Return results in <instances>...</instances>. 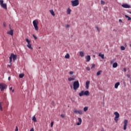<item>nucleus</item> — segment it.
<instances>
[{
	"label": "nucleus",
	"mask_w": 131,
	"mask_h": 131,
	"mask_svg": "<svg viewBox=\"0 0 131 131\" xmlns=\"http://www.w3.org/2000/svg\"><path fill=\"white\" fill-rule=\"evenodd\" d=\"M33 25L36 31L38 30V20L35 19L33 21Z\"/></svg>",
	"instance_id": "1"
},
{
	"label": "nucleus",
	"mask_w": 131,
	"mask_h": 131,
	"mask_svg": "<svg viewBox=\"0 0 131 131\" xmlns=\"http://www.w3.org/2000/svg\"><path fill=\"white\" fill-rule=\"evenodd\" d=\"M79 88V82L78 81H75L73 83V89L75 91Z\"/></svg>",
	"instance_id": "2"
},
{
	"label": "nucleus",
	"mask_w": 131,
	"mask_h": 131,
	"mask_svg": "<svg viewBox=\"0 0 131 131\" xmlns=\"http://www.w3.org/2000/svg\"><path fill=\"white\" fill-rule=\"evenodd\" d=\"M71 4H72V7H77V6L79 5V0L72 1Z\"/></svg>",
	"instance_id": "3"
},
{
	"label": "nucleus",
	"mask_w": 131,
	"mask_h": 131,
	"mask_svg": "<svg viewBox=\"0 0 131 131\" xmlns=\"http://www.w3.org/2000/svg\"><path fill=\"white\" fill-rule=\"evenodd\" d=\"M74 113L75 114H79V115H82V114H83V112L81 110H77L76 109H74L73 110Z\"/></svg>",
	"instance_id": "4"
},
{
	"label": "nucleus",
	"mask_w": 131,
	"mask_h": 131,
	"mask_svg": "<svg viewBox=\"0 0 131 131\" xmlns=\"http://www.w3.org/2000/svg\"><path fill=\"white\" fill-rule=\"evenodd\" d=\"M0 5L2 8L7 10V4L4 3V0H0Z\"/></svg>",
	"instance_id": "5"
},
{
	"label": "nucleus",
	"mask_w": 131,
	"mask_h": 131,
	"mask_svg": "<svg viewBox=\"0 0 131 131\" xmlns=\"http://www.w3.org/2000/svg\"><path fill=\"white\" fill-rule=\"evenodd\" d=\"M0 89L2 92H3L4 90L7 89V85L4 83H0Z\"/></svg>",
	"instance_id": "6"
},
{
	"label": "nucleus",
	"mask_w": 131,
	"mask_h": 131,
	"mask_svg": "<svg viewBox=\"0 0 131 131\" xmlns=\"http://www.w3.org/2000/svg\"><path fill=\"white\" fill-rule=\"evenodd\" d=\"M128 121L127 120H124V126H123V130H125L126 129V126H127V123Z\"/></svg>",
	"instance_id": "7"
},
{
	"label": "nucleus",
	"mask_w": 131,
	"mask_h": 131,
	"mask_svg": "<svg viewBox=\"0 0 131 131\" xmlns=\"http://www.w3.org/2000/svg\"><path fill=\"white\" fill-rule=\"evenodd\" d=\"M122 7L124 8L125 9H129L130 8V5L128 4H123L122 5Z\"/></svg>",
	"instance_id": "8"
},
{
	"label": "nucleus",
	"mask_w": 131,
	"mask_h": 131,
	"mask_svg": "<svg viewBox=\"0 0 131 131\" xmlns=\"http://www.w3.org/2000/svg\"><path fill=\"white\" fill-rule=\"evenodd\" d=\"M90 83H91V82L90 81H86L85 82V88L86 90H89V88H90Z\"/></svg>",
	"instance_id": "9"
},
{
	"label": "nucleus",
	"mask_w": 131,
	"mask_h": 131,
	"mask_svg": "<svg viewBox=\"0 0 131 131\" xmlns=\"http://www.w3.org/2000/svg\"><path fill=\"white\" fill-rule=\"evenodd\" d=\"M78 122L77 123V125H80L82 122V120L80 118H78Z\"/></svg>",
	"instance_id": "10"
},
{
	"label": "nucleus",
	"mask_w": 131,
	"mask_h": 131,
	"mask_svg": "<svg viewBox=\"0 0 131 131\" xmlns=\"http://www.w3.org/2000/svg\"><path fill=\"white\" fill-rule=\"evenodd\" d=\"M11 57H12V59L13 60V61H15V60L17 59V55L12 53L11 54Z\"/></svg>",
	"instance_id": "11"
},
{
	"label": "nucleus",
	"mask_w": 131,
	"mask_h": 131,
	"mask_svg": "<svg viewBox=\"0 0 131 131\" xmlns=\"http://www.w3.org/2000/svg\"><path fill=\"white\" fill-rule=\"evenodd\" d=\"M7 34H9L10 35L13 36V34H14V30H11L10 31H8Z\"/></svg>",
	"instance_id": "12"
},
{
	"label": "nucleus",
	"mask_w": 131,
	"mask_h": 131,
	"mask_svg": "<svg viewBox=\"0 0 131 131\" xmlns=\"http://www.w3.org/2000/svg\"><path fill=\"white\" fill-rule=\"evenodd\" d=\"M114 114L115 115V118H119V113H118V112H115Z\"/></svg>",
	"instance_id": "13"
},
{
	"label": "nucleus",
	"mask_w": 131,
	"mask_h": 131,
	"mask_svg": "<svg viewBox=\"0 0 131 131\" xmlns=\"http://www.w3.org/2000/svg\"><path fill=\"white\" fill-rule=\"evenodd\" d=\"M86 61V62H90L91 61V56L88 55L85 57Z\"/></svg>",
	"instance_id": "14"
},
{
	"label": "nucleus",
	"mask_w": 131,
	"mask_h": 131,
	"mask_svg": "<svg viewBox=\"0 0 131 131\" xmlns=\"http://www.w3.org/2000/svg\"><path fill=\"white\" fill-rule=\"evenodd\" d=\"M119 85H120V83L119 82L116 83L115 84V89H118Z\"/></svg>",
	"instance_id": "15"
},
{
	"label": "nucleus",
	"mask_w": 131,
	"mask_h": 131,
	"mask_svg": "<svg viewBox=\"0 0 131 131\" xmlns=\"http://www.w3.org/2000/svg\"><path fill=\"white\" fill-rule=\"evenodd\" d=\"M79 96L80 97H82V96H84V91H82L81 92L79 93Z\"/></svg>",
	"instance_id": "16"
},
{
	"label": "nucleus",
	"mask_w": 131,
	"mask_h": 131,
	"mask_svg": "<svg viewBox=\"0 0 131 131\" xmlns=\"http://www.w3.org/2000/svg\"><path fill=\"white\" fill-rule=\"evenodd\" d=\"M84 96H90V92L89 91L84 92Z\"/></svg>",
	"instance_id": "17"
},
{
	"label": "nucleus",
	"mask_w": 131,
	"mask_h": 131,
	"mask_svg": "<svg viewBox=\"0 0 131 131\" xmlns=\"http://www.w3.org/2000/svg\"><path fill=\"white\" fill-rule=\"evenodd\" d=\"M67 14H68V15H70V14H71V9H70V8H68L67 10Z\"/></svg>",
	"instance_id": "18"
},
{
	"label": "nucleus",
	"mask_w": 131,
	"mask_h": 131,
	"mask_svg": "<svg viewBox=\"0 0 131 131\" xmlns=\"http://www.w3.org/2000/svg\"><path fill=\"white\" fill-rule=\"evenodd\" d=\"M118 66V64L117 62H115L113 64V68H116Z\"/></svg>",
	"instance_id": "19"
},
{
	"label": "nucleus",
	"mask_w": 131,
	"mask_h": 131,
	"mask_svg": "<svg viewBox=\"0 0 131 131\" xmlns=\"http://www.w3.org/2000/svg\"><path fill=\"white\" fill-rule=\"evenodd\" d=\"M27 47H28V48L29 49H30L31 50H33V48H32V47H31V44H30V43H28L27 45Z\"/></svg>",
	"instance_id": "20"
},
{
	"label": "nucleus",
	"mask_w": 131,
	"mask_h": 131,
	"mask_svg": "<svg viewBox=\"0 0 131 131\" xmlns=\"http://www.w3.org/2000/svg\"><path fill=\"white\" fill-rule=\"evenodd\" d=\"M79 54H80V57H81L82 58L83 57H84V53H83V52H82V51H80V52H79Z\"/></svg>",
	"instance_id": "21"
},
{
	"label": "nucleus",
	"mask_w": 131,
	"mask_h": 131,
	"mask_svg": "<svg viewBox=\"0 0 131 131\" xmlns=\"http://www.w3.org/2000/svg\"><path fill=\"white\" fill-rule=\"evenodd\" d=\"M50 13L51 14V15H52V16H55V12H54L53 10H50Z\"/></svg>",
	"instance_id": "22"
},
{
	"label": "nucleus",
	"mask_w": 131,
	"mask_h": 131,
	"mask_svg": "<svg viewBox=\"0 0 131 131\" xmlns=\"http://www.w3.org/2000/svg\"><path fill=\"white\" fill-rule=\"evenodd\" d=\"M64 58H66V59H69V58H70V55H69V54L67 53L65 55Z\"/></svg>",
	"instance_id": "23"
},
{
	"label": "nucleus",
	"mask_w": 131,
	"mask_h": 131,
	"mask_svg": "<svg viewBox=\"0 0 131 131\" xmlns=\"http://www.w3.org/2000/svg\"><path fill=\"white\" fill-rule=\"evenodd\" d=\"M98 56H99V57H101V58H102V59H104V54H101V53H99V55H98Z\"/></svg>",
	"instance_id": "24"
},
{
	"label": "nucleus",
	"mask_w": 131,
	"mask_h": 131,
	"mask_svg": "<svg viewBox=\"0 0 131 131\" xmlns=\"http://www.w3.org/2000/svg\"><path fill=\"white\" fill-rule=\"evenodd\" d=\"M19 78H23L24 77V74H20L19 75Z\"/></svg>",
	"instance_id": "25"
},
{
	"label": "nucleus",
	"mask_w": 131,
	"mask_h": 131,
	"mask_svg": "<svg viewBox=\"0 0 131 131\" xmlns=\"http://www.w3.org/2000/svg\"><path fill=\"white\" fill-rule=\"evenodd\" d=\"M83 110H84V112H86V111H88V110H89V107L87 106H85V107L83 108Z\"/></svg>",
	"instance_id": "26"
},
{
	"label": "nucleus",
	"mask_w": 131,
	"mask_h": 131,
	"mask_svg": "<svg viewBox=\"0 0 131 131\" xmlns=\"http://www.w3.org/2000/svg\"><path fill=\"white\" fill-rule=\"evenodd\" d=\"M33 121H34V122H36V118L35 117V116H34L32 118Z\"/></svg>",
	"instance_id": "27"
},
{
	"label": "nucleus",
	"mask_w": 131,
	"mask_h": 131,
	"mask_svg": "<svg viewBox=\"0 0 131 131\" xmlns=\"http://www.w3.org/2000/svg\"><path fill=\"white\" fill-rule=\"evenodd\" d=\"M12 59H13V57L12 55H11L10 57H9L10 63H11V62H13Z\"/></svg>",
	"instance_id": "28"
},
{
	"label": "nucleus",
	"mask_w": 131,
	"mask_h": 131,
	"mask_svg": "<svg viewBox=\"0 0 131 131\" xmlns=\"http://www.w3.org/2000/svg\"><path fill=\"white\" fill-rule=\"evenodd\" d=\"M69 81H72L73 80H74V78L72 77H70L68 78Z\"/></svg>",
	"instance_id": "29"
},
{
	"label": "nucleus",
	"mask_w": 131,
	"mask_h": 131,
	"mask_svg": "<svg viewBox=\"0 0 131 131\" xmlns=\"http://www.w3.org/2000/svg\"><path fill=\"white\" fill-rule=\"evenodd\" d=\"M125 17L126 18H128V21H130V20H131L130 17L128 16V15H125Z\"/></svg>",
	"instance_id": "30"
},
{
	"label": "nucleus",
	"mask_w": 131,
	"mask_h": 131,
	"mask_svg": "<svg viewBox=\"0 0 131 131\" xmlns=\"http://www.w3.org/2000/svg\"><path fill=\"white\" fill-rule=\"evenodd\" d=\"M101 73H102V71H99L97 73V76H99V75H100Z\"/></svg>",
	"instance_id": "31"
},
{
	"label": "nucleus",
	"mask_w": 131,
	"mask_h": 131,
	"mask_svg": "<svg viewBox=\"0 0 131 131\" xmlns=\"http://www.w3.org/2000/svg\"><path fill=\"white\" fill-rule=\"evenodd\" d=\"M121 50L122 51H124V50H125V47H123V46H121Z\"/></svg>",
	"instance_id": "32"
},
{
	"label": "nucleus",
	"mask_w": 131,
	"mask_h": 131,
	"mask_svg": "<svg viewBox=\"0 0 131 131\" xmlns=\"http://www.w3.org/2000/svg\"><path fill=\"white\" fill-rule=\"evenodd\" d=\"M0 110L3 111V107L2 106V102H0Z\"/></svg>",
	"instance_id": "33"
},
{
	"label": "nucleus",
	"mask_w": 131,
	"mask_h": 131,
	"mask_svg": "<svg viewBox=\"0 0 131 131\" xmlns=\"http://www.w3.org/2000/svg\"><path fill=\"white\" fill-rule=\"evenodd\" d=\"M26 41H27V42L28 43H30V40H29V39H28V38H27L26 39Z\"/></svg>",
	"instance_id": "34"
},
{
	"label": "nucleus",
	"mask_w": 131,
	"mask_h": 131,
	"mask_svg": "<svg viewBox=\"0 0 131 131\" xmlns=\"http://www.w3.org/2000/svg\"><path fill=\"white\" fill-rule=\"evenodd\" d=\"M114 120L115 121V122H116V123H117V122H118V118H114Z\"/></svg>",
	"instance_id": "35"
},
{
	"label": "nucleus",
	"mask_w": 131,
	"mask_h": 131,
	"mask_svg": "<svg viewBox=\"0 0 131 131\" xmlns=\"http://www.w3.org/2000/svg\"><path fill=\"white\" fill-rule=\"evenodd\" d=\"M100 3L101 5H105V2L103 1H101Z\"/></svg>",
	"instance_id": "36"
},
{
	"label": "nucleus",
	"mask_w": 131,
	"mask_h": 131,
	"mask_svg": "<svg viewBox=\"0 0 131 131\" xmlns=\"http://www.w3.org/2000/svg\"><path fill=\"white\" fill-rule=\"evenodd\" d=\"M95 28L97 29V30H98V31H100V29L99 28V27L96 26Z\"/></svg>",
	"instance_id": "37"
},
{
	"label": "nucleus",
	"mask_w": 131,
	"mask_h": 131,
	"mask_svg": "<svg viewBox=\"0 0 131 131\" xmlns=\"http://www.w3.org/2000/svg\"><path fill=\"white\" fill-rule=\"evenodd\" d=\"M93 68H95V64H92L91 69H93Z\"/></svg>",
	"instance_id": "38"
},
{
	"label": "nucleus",
	"mask_w": 131,
	"mask_h": 131,
	"mask_svg": "<svg viewBox=\"0 0 131 131\" xmlns=\"http://www.w3.org/2000/svg\"><path fill=\"white\" fill-rule=\"evenodd\" d=\"M53 125H54V122H51V127H53Z\"/></svg>",
	"instance_id": "39"
},
{
	"label": "nucleus",
	"mask_w": 131,
	"mask_h": 131,
	"mask_svg": "<svg viewBox=\"0 0 131 131\" xmlns=\"http://www.w3.org/2000/svg\"><path fill=\"white\" fill-rule=\"evenodd\" d=\"M60 116H61V117H62V118H64L65 117V115H64V114H61V115H60Z\"/></svg>",
	"instance_id": "40"
},
{
	"label": "nucleus",
	"mask_w": 131,
	"mask_h": 131,
	"mask_svg": "<svg viewBox=\"0 0 131 131\" xmlns=\"http://www.w3.org/2000/svg\"><path fill=\"white\" fill-rule=\"evenodd\" d=\"M126 76H127V77L128 78H130V75H129V74H127V75H126Z\"/></svg>",
	"instance_id": "41"
},
{
	"label": "nucleus",
	"mask_w": 131,
	"mask_h": 131,
	"mask_svg": "<svg viewBox=\"0 0 131 131\" xmlns=\"http://www.w3.org/2000/svg\"><path fill=\"white\" fill-rule=\"evenodd\" d=\"M86 70H88V71H90V70H91V69H90V67H86Z\"/></svg>",
	"instance_id": "42"
},
{
	"label": "nucleus",
	"mask_w": 131,
	"mask_h": 131,
	"mask_svg": "<svg viewBox=\"0 0 131 131\" xmlns=\"http://www.w3.org/2000/svg\"><path fill=\"white\" fill-rule=\"evenodd\" d=\"M3 25H4V27H6L7 26V24H6V23H4Z\"/></svg>",
	"instance_id": "43"
},
{
	"label": "nucleus",
	"mask_w": 131,
	"mask_h": 131,
	"mask_svg": "<svg viewBox=\"0 0 131 131\" xmlns=\"http://www.w3.org/2000/svg\"><path fill=\"white\" fill-rule=\"evenodd\" d=\"M33 36L34 38H35V39H37V37H36L35 36V35H33Z\"/></svg>",
	"instance_id": "44"
},
{
	"label": "nucleus",
	"mask_w": 131,
	"mask_h": 131,
	"mask_svg": "<svg viewBox=\"0 0 131 131\" xmlns=\"http://www.w3.org/2000/svg\"><path fill=\"white\" fill-rule=\"evenodd\" d=\"M66 27L67 28H69V27H70V26L69 25H67Z\"/></svg>",
	"instance_id": "45"
},
{
	"label": "nucleus",
	"mask_w": 131,
	"mask_h": 131,
	"mask_svg": "<svg viewBox=\"0 0 131 131\" xmlns=\"http://www.w3.org/2000/svg\"><path fill=\"white\" fill-rule=\"evenodd\" d=\"M18 127L16 126V128H15V131H18Z\"/></svg>",
	"instance_id": "46"
},
{
	"label": "nucleus",
	"mask_w": 131,
	"mask_h": 131,
	"mask_svg": "<svg viewBox=\"0 0 131 131\" xmlns=\"http://www.w3.org/2000/svg\"><path fill=\"white\" fill-rule=\"evenodd\" d=\"M119 22L120 23H122V20L121 19H119Z\"/></svg>",
	"instance_id": "47"
},
{
	"label": "nucleus",
	"mask_w": 131,
	"mask_h": 131,
	"mask_svg": "<svg viewBox=\"0 0 131 131\" xmlns=\"http://www.w3.org/2000/svg\"><path fill=\"white\" fill-rule=\"evenodd\" d=\"M123 70H124V72H126V68H124Z\"/></svg>",
	"instance_id": "48"
},
{
	"label": "nucleus",
	"mask_w": 131,
	"mask_h": 131,
	"mask_svg": "<svg viewBox=\"0 0 131 131\" xmlns=\"http://www.w3.org/2000/svg\"><path fill=\"white\" fill-rule=\"evenodd\" d=\"M70 74H71V75L73 74V72H72V71L70 72Z\"/></svg>",
	"instance_id": "49"
},
{
	"label": "nucleus",
	"mask_w": 131,
	"mask_h": 131,
	"mask_svg": "<svg viewBox=\"0 0 131 131\" xmlns=\"http://www.w3.org/2000/svg\"><path fill=\"white\" fill-rule=\"evenodd\" d=\"M30 131H34V129L33 128H32Z\"/></svg>",
	"instance_id": "50"
},
{
	"label": "nucleus",
	"mask_w": 131,
	"mask_h": 131,
	"mask_svg": "<svg viewBox=\"0 0 131 131\" xmlns=\"http://www.w3.org/2000/svg\"><path fill=\"white\" fill-rule=\"evenodd\" d=\"M127 12H128V13H129V14H131V11H130L129 10H127Z\"/></svg>",
	"instance_id": "51"
},
{
	"label": "nucleus",
	"mask_w": 131,
	"mask_h": 131,
	"mask_svg": "<svg viewBox=\"0 0 131 131\" xmlns=\"http://www.w3.org/2000/svg\"><path fill=\"white\" fill-rule=\"evenodd\" d=\"M9 90H10V91H12V90H13V88H12V87L10 88L9 89Z\"/></svg>",
	"instance_id": "52"
},
{
	"label": "nucleus",
	"mask_w": 131,
	"mask_h": 131,
	"mask_svg": "<svg viewBox=\"0 0 131 131\" xmlns=\"http://www.w3.org/2000/svg\"><path fill=\"white\" fill-rule=\"evenodd\" d=\"M10 79H11V77H8V80H10Z\"/></svg>",
	"instance_id": "53"
},
{
	"label": "nucleus",
	"mask_w": 131,
	"mask_h": 131,
	"mask_svg": "<svg viewBox=\"0 0 131 131\" xmlns=\"http://www.w3.org/2000/svg\"><path fill=\"white\" fill-rule=\"evenodd\" d=\"M9 28L11 29V25H9Z\"/></svg>",
	"instance_id": "54"
},
{
	"label": "nucleus",
	"mask_w": 131,
	"mask_h": 131,
	"mask_svg": "<svg viewBox=\"0 0 131 131\" xmlns=\"http://www.w3.org/2000/svg\"><path fill=\"white\" fill-rule=\"evenodd\" d=\"M101 131H104V129H102L101 130Z\"/></svg>",
	"instance_id": "55"
},
{
	"label": "nucleus",
	"mask_w": 131,
	"mask_h": 131,
	"mask_svg": "<svg viewBox=\"0 0 131 131\" xmlns=\"http://www.w3.org/2000/svg\"><path fill=\"white\" fill-rule=\"evenodd\" d=\"M113 62L112 61H111V64H112Z\"/></svg>",
	"instance_id": "56"
},
{
	"label": "nucleus",
	"mask_w": 131,
	"mask_h": 131,
	"mask_svg": "<svg viewBox=\"0 0 131 131\" xmlns=\"http://www.w3.org/2000/svg\"><path fill=\"white\" fill-rule=\"evenodd\" d=\"M104 98H105V96H103V99H104Z\"/></svg>",
	"instance_id": "57"
},
{
	"label": "nucleus",
	"mask_w": 131,
	"mask_h": 131,
	"mask_svg": "<svg viewBox=\"0 0 131 131\" xmlns=\"http://www.w3.org/2000/svg\"><path fill=\"white\" fill-rule=\"evenodd\" d=\"M12 92H14V90H12Z\"/></svg>",
	"instance_id": "58"
},
{
	"label": "nucleus",
	"mask_w": 131,
	"mask_h": 131,
	"mask_svg": "<svg viewBox=\"0 0 131 131\" xmlns=\"http://www.w3.org/2000/svg\"><path fill=\"white\" fill-rule=\"evenodd\" d=\"M130 47H131V44H130Z\"/></svg>",
	"instance_id": "59"
}]
</instances>
